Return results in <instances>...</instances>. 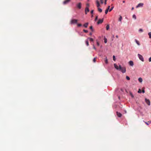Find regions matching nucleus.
Returning a JSON list of instances; mask_svg holds the SVG:
<instances>
[{
	"label": "nucleus",
	"mask_w": 151,
	"mask_h": 151,
	"mask_svg": "<svg viewBox=\"0 0 151 151\" xmlns=\"http://www.w3.org/2000/svg\"><path fill=\"white\" fill-rule=\"evenodd\" d=\"M93 12H94L93 10H91V14H92L93 13Z\"/></svg>",
	"instance_id": "38"
},
{
	"label": "nucleus",
	"mask_w": 151,
	"mask_h": 151,
	"mask_svg": "<svg viewBox=\"0 0 151 151\" xmlns=\"http://www.w3.org/2000/svg\"><path fill=\"white\" fill-rule=\"evenodd\" d=\"M149 61L150 62L151 61V57L150 58H149Z\"/></svg>",
	"instance_id": "40"
},
{
	"label": "nucleus",
	"mask_w": 151,
	"mask_h": 151,
	"mask_svg": "<svg viewBox=\"0 0 151 151\" xmlns=\"http://www.w3.org/2000/svg\"><path fill=\"white\" fill-rule=\"evenodd\" d=\"M145 101L146 103L148 105H150V101L149 99H145Z\"/></svg>",
	"instance_id": "9"
},
{
	"label": "nucleus",
	"mask_w": 151,
	"mask_h": 151,
	"mask_svg": "<svg viewBox=\"0 0 151 151\" xmlns=\"http://www.w3.org/2000/svg\"><path fill=\"white\" fill-rule=\"evenodd\" d=\"M71 0H65L63 2V4L64 5L68 3Z\"/></svg>",
	"instance_id": "6"
},
{
	"label": "nucleus",
	"mask_w": 151,
	"mask_h": 151,
	"mask_svg": "<svg viewBox=\"0 0 151 151\" xmlns=\"http://www.w3.org/2000/svg\"><path fill=\"white\" fill-rule=\"evenodd\" d=\"M77 7L80 9L81 8V2L78 3L76 4Z\"/></svg>",
	"instance_id": "7"
},
{
	"label": "nucleus",
	"mask_w": 151,
	"mask_h": 151,
	"mask_svg": "<svg viewBox=\"0 0 151 151\" xmlns=\"http://www.w3.org/2000/svg\"><path fill=\"white\" fill-rule=\"evenodd\" d=\"M105 62L106 64H107L108 63V60L107 58H106L105 60Z\"/></svg>",
	"instance_id": "19"
},
{
	"label": "nucleus",
	"mask_w": 151,
	"mask_h": 151,
	"mask_svg": "<svg viewBox=\"0 0 151 151\" xmlns=\"http://www.w3.org/2000/svg\"><path fill=\"white\" fill-rule=\"evenodd\" d=\"M116 38H118V35H116Z\"/></svg>",
	"instance_id": "44"
},
{
	"label": "nucleus",
	"mask_w": 151,
	"mask_h": 151,
	"mask_svg": "<svg viewBox=\"0 0 151 151\" xmlns=\"http://www.w3.org/2000/svg\"><path fill=\"white\" fill-rule=\"evenodd\" d=\"M104 42L105 43H106L107 42V38L105 37H104Z\"/></svg>",
	"instance_id": "15"
},
{
	"label": "nucleus",
	"mask_w": 151,
	"mask_h": 151,
	"mask_svg": "<svg viewBox=\"0 0 151 151\" xmlns=\"http://www.w3.org/2000/svg\"><path fill=\"white\" fill-rule=\"evenodd\" d=\"M88 24V23H85V24H84L83 26L85 27L86 28L87 27Z\"/></svg>",
	"instance_id": "17"
},
{
	"label": "nucleus",
	"mask_w": 151,
	"mask_h": 151,
	"mask_svg": "<svg viewBox=\"0 0 151 151\" xmlns=\"http://www.w3.org/2000/svg\"><path fill=\"white\" fill-rule=\"evenodd\" d=\"M110 8V6H108L107 8L106 9H108V10H109Z\"/></svg>",
	"instance_id": "41"
},
{
	"label": "nucleus",
	"mask_w": 151,
	"mask_h": 151,
	"mask_svg": "<svg viewBox=\"0 0 151 151\" xmlns=\"http://www.w3.org/2000/svg\"><path fill=\"white\" fill-rule=\"evenodd\" d=\"M104 4L105 5H106V1H105V2H104Z\"/></svg>",
	"instance_id": "43"
},
{
	"label": "nucleus",
	"mask_w": 151,
	"mask_h": 151,
	"mask_svg": "<svg viewBox=\"0 0 151 151\" xmlns=\"http://www.w3.org/2000/svg\"><path fill=\"white\" fill-rule=\"evenodd\" d=\"M118 98H119V99H120V97L119 96V97H118Z\"/></svg>",
	"instance_id": "53"
},
{
	"label": "nucleus",
	"mask_w": 151,
	"mask_h": 151,
	"mask_svg": "<svg viewBox=\"0 0 151 151\" xmlns=\"http://www.w3.org/2000/svg\"><path fill=\"white\" fill-rule=\"evenodd\" d=\"M92 17H93V15L92 14V15H91V16Z\"/></svg>",
	"instance_id": "51"
},
{
	"label": "nucleus",
	"mask_w": 151,
	"mask_h": 151,
	"mask_svg": "<svg viewBox=\"0 0 151 151\" xmlns=\"http://www.w3.org/2000/svg\"><path fill=\"white\" fill-rule=\"evenodd\" d=\"M96 4H97V6L98 7V11L100 12H102V9L99 8V6H100V5L99 3L98 0H97L96 1Z\"/></svg>",
	"instance_id": "2"
},
{
	"label": "nucleus",
	"mask_w": 151,
	"mask_h": 151,
	"mask_svg": "<svg viewBox=\"0 0 151 151\" xmlns=\"http://www.w3.org/2000/svg\"><path fill=\"white\" fill-rule=\"evenodd\" d=\"M125 1H123V3H125Z\"/></svg>",
	"instance_id": "50"
},
{
	"label": "nucleus",
	"mask_w": 151,
	"mask_h": 151,
	"mask_svg": "<svg viewBox=\"0 0 151 151\" xmlns=\"http://www.w3.org/2000/svg\"><path fill=\"white\" fill-rule=\"evenodd\" d=\"M114 8V6H112L111 7V8L110 9H109V12H111V11L112 10V9H113Z\"/></svg>",
	"instance_id": "26"
},
{
	"label": "nucleus",
	"mask_w": 151,
	"mask_h": 151,
	"mask_svg": "<svg viewBox=\"0 0 151 151\" xmlns=\"http://www.w3.org/2000/svg\"><path fill=\"white\" fill-rule=\"evenodd\" d=\"M143 5V3H140L137 5L136 6V7L137 8L140 7H142Z\"/></svg>",
	"instance_id": "11"
},
{
	"label": "nucleus",
	"mask_w": 151,
	"mask_h": 151,
	"mask_svg": "<svg viewBox=\"0 0 151 151\" xmlns=\"http://www.w3.org/2000/svg\"><path fill=\"white\" fill-rule=\"evenodd\" d=\"M134 9V8L133 7H132V8L131 10H133Z\"/></svg>",
	"instance_id": "45"
},
{
	"label": "nucleus",
	"mask_w": 151,
	"mask_h": 151,
	"mask_svg": "<svg viewBox=\"0 0 151 151\" xmlns=\"http://www.w3.org/2000/svg\"><path fill=\"white\" fill-rule=\"evenodd\" d=\"M135 41L136 42V43L138 45H140V43L136 39H135Z\"/></svg>",
	"instance_id": "16"
},
{
	"label": "nucleus",
	"mask_w": 151,
	"mask_h": 151,
	"mask_svg": "<svg viewBox=\"0 0 151 151\" xmlns=\"http://www.w3.org/2000/svg\"><path fill=\"white\" fill-rule=\"evenodd\" d=\"M98 17L97 16H96L95 18V21H96L98 19Z\"/></svg>",
	"instance_id": "37"
},
{
	"label": "nucleus",
	"mask_w": 151,
	"mask_h": 151,
	"mask_svg": "<svg viewBox=\"0 0 151 151\" xmlns=\"http://www.w3.org/2000/svg\"><path fill=\"white\" fill-rule=\"evenodd\" d=\"M138 56L139 59L141 60L143 62L144 61V59L142 55H140L139 54H138Z\"/></svg>",
	"instance_id": "4"
},
{
	"label": "nucleus",
	"mask_w": 151,
	"mask_h": 151,
	"mask_svg": "<svg viewBox=\"0 0 151 151\" xmlns=\"http://www.w3.org/2000/svg\"><path fill=\"white\" fill-rule=\"evenodd\" d=\"M96 44L97 46H100L101 48L102 47V45H100L99 42H98L97 40H96Z\"/></svg>",
	"instance_id": "12"
},
{
	"label": "nucleus",
	"mask_w": 151,
	"mask_h": 151,
	"mask_svg": "<svg viewBox=\"0 0 151 151\" xmlns=\"http://www.w3.org/2000/svg\"><path fill=\"white\" fill-rule=\"evenodd\" d=\"M109 10L108 9H106L105 11V13L106 14L108 12Z\"/></svg>",
	"instance_id": "32"
},
{
	"label": "nucleus",
	"mask_w": 151,
	"mask_h": 151,
	"mask_svg": "<svg viewBox=\"0 0 151 151\" xmlns=\"http://www.w3.org/2000/svg\"><path fill=\"white\" fill-rule=\"evenodd\" d=\"M145 123L147 125H148L149 124L147 122H145Z\"/></svg>",
	"instance_id": "42"
},
{
	"label": "nucleus",
	"mask_w": 151,
	"mask_h": 151,
	"mask_svg": "<svg viewBox=\"0 0 151 151\" xmlns=\"http://www.w3.org/2000/svg\"><path fill=\"white\" fill-rule=\"evenodd\" d=\"M106 29L107 30H108L109 28V24L107 25L106 26Z\"/></svg>",
	"instance_id": "22"
},
{
	"label": "nucleus",
	"mask_w": 151,
	"mask_h": 151,
	"mask_svg": "<svg viewBox=\"0 0 151 151\" xmlns=\"http://www.w3.org/2000/svg\"><path fill=\"white\" fill-rule=\"evenodd\" d=\"M119 70L122 73H125L126 72V68L125 67H122L120 65H119Z\"/></svg>",
	"instance_id": "1"
},
{
	"label": "nucleus",
	"mask_w": 151,
	"mask_h": 151,
	"mask_svg": "<svg viewBox=\"0 0 151 151\" xmlns=\"http://www.w3.org/2000/svg\"><path fill=\"white\" fill-rule=\"evenodd\" d=\"M113 60L115 61V60H116V58H115V56L114 55H113Z\"/></svg>",
	"instance_id": "29"
},
{
	"label": "nucleus",
	"mask_w": 151,
	"mask_h": 151,
	"mask_svg": "<svg viewBox=\"0 0 151 151\" xmlns=\"http://www.w3.org/2000/svg\"><path fill=\"white\" fill-rule=\"evenodd\" d=\"M114 67L117 70H119V67L115 63L114 64Z\"/></svg>",
	"instance_id": "14"
},
{
	"label": "nucleus",
	"mask_w": 151,
	"mask_h": 151,
	"mask_svg": "<svg viewBox=\"0 0 151 151\" xmlns=\"http://www.w3.org/2000/svg\"><path fill=\"white\" fill-rule=\"evenodd\" d=\"M93 48L94 49V46L93 45Z\"/></svg>",
	"instance_id": "52"
},
{
	"label": "nucleus",
	"mask_w": 151,
	"mask_h": 151,
	"mask_svg": "<svg viewBox=\"0 0 151 151\" xmlns=\"http://www.w3.org/2000/svg\"><path fill=\"white\" fill-rule=\"evenodd\" d=\"M138 93H142V91H141V90H140V89H139V90L138 91Z\"/></svg>",
	"instance_id": "28"
},
{
	"label": "nucleus",
	"mask_w": 151,
	"mask_h": 151,
	"mask_svg": "<svg viewBox=\"0 0 151 151\" xmlns=\"http://www.w3.org/2000/svg\"><path fill=\"white\" fill-rule=\"evenodd\" d=\"M93 62H94V58L93 59Z\"/></svg>",
	"instance_id": "48"
},
{
	"label": "nucleus",
	"mask_w": 151,
	"mask_h": 151,
	"mask_svg": "<svg viewBox=\"0 0 151 151\" xmlns=\"http://www.w3.org/2000/svg\"><path fill=\"white\" fill-rule=\"evenodd\" d=\"M148 34L149 36V38L150 39H151V32H149Z\"/></svg>",
	"instance_id": "23"
},
{
	"label": "nucleus",
	"mask_w": 151,
	"mask_h": 151,
	"mask_svg": "<svg viewBox=\"0 0 151 151\" xmlns=\"http://www.w3.org/2000/svg\"><path fill=\"white\" fill-rule=\"evenodd\" d=\"M144 88H143L142 91V92L143 93H145V91L144 90Z\"/></svg>",
	"instance_id": "31"
},
{
	"label": "nucleus",
	"mask_w": 151,
	"mask_h": 151,
	"mask_svg": "<svg viewBox=\"0 0 151 151\" xmlns=\"http://www.w3.org/2000/svg\"><path fill=\"white\" fill-rule=\"evenodd\" d=\"M95 62L96 61V58H95Z\"/></svg>",
	"instance_id": "55"
},
{
	"label": "nucleus",
	"mask_w": 151,
	"mask_h": 151,
	"mask_svg": "<svg viewBox=\"0 0 151 151\" xmlns=\"http://www.w3.org/2000/svg\"><path fill=\"white\" fill-rule=\"evenodd\" d=\"M116 114L117 116L119 117H120L122 116V114L120 112H118V111H117L116 112Z\"/></svg>",
	"instance_id": "10"
},
{
	"label": "nucleus",
	"mask_w": 151,
	"mask_h": 151,
	"mask_svg": "<svg viewBox=\"0 0 151 151\" xmlns=\"http://www.w3.org/2000/svg\"><path fill=\"white\" fill-rule=\"evenodd\" d=\"M132 97H133V96L132 95Z\"/></svg>",
	"instance_id": "56"
},
{
	"label": "nucleus",
	"mask_w": 151,
	"mask_h": 151,
	"mask_svg": "<svg viewBox=\"0 0 151 151\" xmlns=\"http://www.w3.org/2000/svg\"><path fill=\"white\" fill-rule=\"evenodd\" d=\"M114 35H113L112 36V38H114Z\"/></svg>",
	"instance_id": "47"
},
{
	"label": "nucleus",
	"mask_w": 151,
	"mask_h": 151,
	"mask_svg": "<svg viewBox=\"0 0 151 151\" xmlns=\"http://www.w3.org/2000/svg\"><path fill=\"white\" fill-rule=\"evenodd\" d=\"M86 45L88 46L89 45V43L88 41L87 40L86 41Z\"/></svg>",
	"instance_id": "24"
},
{
	"label": "nucleus",
	"mask_w": 151,
	"mask_h": 151,
	"mask_svg": "<svg viewBox=\"0 0 151 151\" xmlns=\"http://www.w3.org/2000/svg\"><path fill=\"white\" fill-rule=\"evenodd\" d=\"M101 3L102 4L103 3V0H100Z\"/></svg>",
	"instance_id": "39"
},
{
	"label": "nucleus",
	"mask_w": 151,
	"mask_h": 151,
	"mask_svg": "<svg viewBox=\"0 0 151 151\" xmlns=\"http://www.w3.org/2000/svg\"><path fill=\"white\" fill-rule=\"evenodd\" d=\"M90 29H91L92 31H93V27L92 26L90 27Z\"/></svg>",
	"instance_id": "35"
},
{
	"label": "nucleus",
	"mask_w": 151,
	"mask_h": 151,
	"mask_svg": "<svg viewBox=\"0 0 151 151\" xmlns=\"http://www.w3.org/2000/svg\"><path fill=\"white\" fill-rule=\"evenodd\" d=\"M112 1H114V0H112Z\"/></svg>",
	"instance_id": "57"
},
{
	"label": "nucleus",
	"mask_w": 151,
	"mask_h": 151,
	"mask_svg": "<svg viewBox=\"0 0 151 151\" xmlns=\"http://www.w3.org/2000/svg\"><path fill=\"white\" fill-rule=\"evenodd\" d=\"M89 4L88 3H87L86 4V7H87L88 8H89Z\"/></svg>",
	"instance_id": "30"
},
{
	"label": "nucleus",
	"mask_w": 151,
	"mask_h": 151,
	"mask_svg": "<svg viewBox=\"0 0 151 151\" xmlns=\"http://www.w3.org/2000/svg\"><path fill=\"white\" fill-rule=\"evenodd\" d=\"M92 35V32H90V35Z\"/></svg>",
	"instance_id": "46"
},
{
	"label": "nucleus",
	"mask_w": 151,
	"mask_h": 151,
	"mask_svg": "<svg viewBox=\"0 0 151 151\" xmlns=\"http://www.w3.org/2000/svg\"><path fill=\"white\" fill-rule=\"evenodd\" d=\"M138 81L140 82H142V79L141 78H138Z\"/></svg>",
	"instance_id": "20"
},
{
	"label": "nucleus",
	"mask_w": 151,
	"mask_h": 151,
	"mask_svg": "<svg viewBox=\"0 0 151 151\" xmlns=\"http://www.w3.org/2000/svg\"><path fill=\"white\" fill-rule=\"evenodd\" d=\"M88 40H89L91 42H93V39L91 38H88Z\"/></svg>",
	"instance_id": "21"
},
{
	"label": "nucleus",
	"mask_w": 151,
	"mask_h": 151,
	"mask_svg": "<svg viewBox=\"0 0 151 151\" xmlns=\"http://www.w3.org/2000/svg\"><path fill=\"white\" fill-rule=\"evenodd\" d=\"M129 65L133 66L134 65V63L133 61H130L129 62Z\"/></svg>",
	"instance_id": "13"
},
{
	"label": "nucleus",
	"mask_w": 151,
	"mask_h": 151,
	"mask_svg": "<svg viewBox=\"0 0 151 151\" xmlns=\"http://www.w3.org/2000/svg\"><path fill=\"white\" fill-rule=\"evenodd\" d=\"M89 12V8L87 7H86L85 9V14H86L87 13Z\"/></svg>",
	"instance_id": "8"
},
{
	"label": "nucleus",
	"mask_w": 151,
	"mask_h": 151,
	"mask_svg": "<svg viewBox=\"0 0 151 151\" xmlns=\"http://www.w3.org/2000/svg\"><path fill=\"white\" fill-rule=\"evenodd\" d=\"M126 78L128 80H129L130 79V78L129 77L127 76H126Z\"/></svg>",
	"instance_id": "27"
},
{
	"label": "nucleus",
	"mask_w": 151,
	"mask_h": 151,
	"mask_svg": "<svg viewBox=\"0 0 151 151\" xmlns=\"http://www.w3.org/2000/svg\"><path fill=\"white\" fill-rule=\"evenodd\" d=\"M132 17H133V18H134L135 19H136V16L135 14H134L133 15Z\"/></svg>",
	"instance_id": "25"
},
{
	"label": "nucleus",
	"mask_w": 151,
	"mask_h": 151,
	"mask_svg": "<svg viewBox=\"0 0 151 151\" xmlns=\"http://www.w3.org/2000/svg\"><path fill=\"white\" fill-rule=\"evenodd\" d=\"M139 32H143V30L142 29H139Z\"/></svg>",
	"instance_id": "34"
},
{
	"label": "nucleus",
	"mask_w": 151,
	"mask_h": 151,
	"mask_svg": "<svg viewBox=\"0 0 151 151\" xmlns=\"http://www.w3.org/2000/svg\"><path fill=\"white\" fill-rule=\"evenodd\" d=\"M83 31L85 33H87L88 32V31L87 30H85V29H83Z\"/></svg>",
	"instance_id": "33"
},
{
	"label": "nucleus",
	"mask_w": 151,
	"mask_h": 151,
	"mask_svg": "<svg viewBox=\"0 0 151 151\" xmlns=\"http://www.w3.org/2000/svg\"><path fill=\"white\" fill-rule=\"evenodd\" d=\"M104 21V19L102 18L101 19H99L98 22H97V24H101Z\"/></svg>",
	"instance_id": "5"
},
{
	"label": "nucleus",
	"mask_w": 151,
	"mask_h": 151,
	"mask_svg": "<svg viewBox=\"0 0 151 151\" xmlns=\"http://www.w3.org/2000/svg\"><path fill=\"white\" fill-rule=\"evenodd\" d=\"M77 25L78 27H80L82 25L80 24H77Z\"/></svg>",
	"instance_id": "36"
},
{
	"label": "nucleus",
	"mask_w": 151,
	"mask_h": 151,
	"mask_svg": "<svg viewBox=\"0 0 151 151\" xmlns=\"http://www.w3.org/2000/svg\"><path fill=\"white\" fill-rule=\"evenodd\" d=\"M122 19V17L121 15H119V21L120 22L121 21Z\"/></svg>",
	"instance_id": "18"
},
{
	"label": "nucleus",
	"mask_w": 151,
	"mask_h": 151,
	"mask_svg": "<svg viewBox=\"0 0 151 151\" xmlns=\"http://www.w3.org/2000/svg\"><path fill=\"white\" fill-rule=\"evenodd\" d=\"M124 111H125V113H127V111H126V110H125Z\"/></svg>",
	"instance_id": "49"
},
{
	"label": "nucleus",
	"mask_w": 151,
	"mask_h": 151,
	"mask_svg": "<svg viewBox=\"0 0 151 151\" xmlns=\"http://www.w3.org/2000/svg\"><path fill=\"white\" fill-rule=\"evenodd\" d=\"M78 22V20L76 19H72L70 21V24H76Z\"/></svg>",
	"instance_id": "3"
},
{
	"label": "nucleus",
	"mask_w": 151,
	"mask_h": 151,
	"mask_svg": "<svg viewBox=\"0 0 151 151\" xmlns=\"http://www.w3.org/2000/svg\"><path fill=\"white\" fill-rule=\"evenodd\" d=\"M107 0H105V1H107Z\"/></svg>",
	"instance_id": "54"
}]
</instances>
